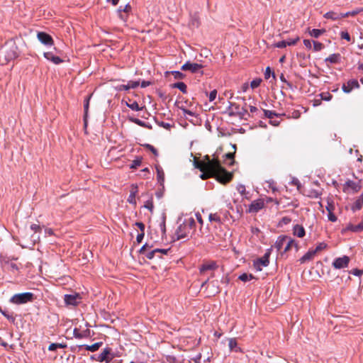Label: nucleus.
I'll return each instance as SVG.
<instances>
[{
    "label": "nucleus",
    "instance_id": "nucleus-1",
    "mask_svg": "<svg viewBox=\"0 0 363 363\" xmlns=\"http://www.w3.org/2000/svg\"><path fill=\"white\" fill-rule=\"evenodd\" d=\"M194 166L202 172L201 178L203 179L215 177L219 182L225 184L229 182L233 177L232 174L220 165L218 160L211 159L208 155H206L202 160L195 158Z\"/></svg>",
    "mask_w": 363,
    "mask_h": 363
},
{
    "label": "nucleus",
    "instance_id": "nucleus-2",
    "mask_svg": "<svg viewBox=\"0 0 363 363\" xmlns=\"http://www.w3.org/2000/svg\"><path fill=\"white\" fill-rule=\"evenodd\" d=\"M33 298V294L30 292L16 294L10 298V302L18 305L23 304L31 301Z\"/></svg>",
    "mask_w": 363,
    "mask_h": 363
},
{
    "label": "nucleus",
    "instance_id": "nucleus-3",
    "mask_svg": "<svg viewBox=\"0 0 363 363\" xmlns=\"http://www.w3.org/2000/svg\"><path fill=\"white\" fill-rule=\"evenodd\" d=\"M204 66L201 63H194L190 61L186 62L182 66V70L189 71L191 73H201L203 74L202 69Z\"/></svg>",
    "mask_w": 363,
    "mask_h": 363
},
{
    "label": "nucleus",
    "instance_id": "nucleus-4",
    "mask_svg": "<svg viewBox=\"0 0 363 363\" xmlns=\"http://www.w3.org/2000/svg\"><path fill=\"white\" fill-rule=\"evenodd\" d=\"M15 259H11L9 257H1V263L2 264V266L6 269L7 270L9 271H11V272H16L18 270V266L17 265V264H16L13 260Z\"/></svg>",
    "mask_w": 363,
    "mask_h": 363
},
{
    "label": "nucleus",
    "instance_id": "nucleus-5",
    "mask_svg": "<svg viewBox=\"0 0 363 363\" xmlns=\"http://www.w3.org/2000/svg\"><path fill=\"white\" fill-rule=\"evenodd\" d=\"M270 254H271V249H269V250H267V251L265 252V254L261 258H259L256 262H255V267L257 270H259V271L262 270L261 266H262V267L268 266V264L269 263V258Z\"/></svg>",
    "mask_w": 363,
    "mask_h": 363
},
{
    "label": "nucleus",
    "instance_id": "nucleus-6",
    "mask_svg": "<svg viewBox=\"0 0 363 363\" xmlns=\"http://www.w3.org/2000/svg\"><path fill=\"white\" fill-rule=\"evenodd\" d=\"M349 262H350L349 257L345 255L342 257L336 258L333 262V266L335 269H340L347 267Z\"/></svg>",
    "mask_w": 363,
    "mask_h": 363
},
{
    "label": "nucleus",
    "instance_id": "nucleus-7",
    "mask_svg": "<svg viewBox=\"0 0 363 363\" xmlns=\"http://www.w3.org/2000/svg\"><path fill=\"white\" fill-rule=\"evenodd\" d=\"M37 38L41 43H43L45 45L51 46L53 45L54 42H53L52 37L46 33L38 32L37 34Z\"/></svg>",
    "mask_w": 363,
    "mask_h": 363
},
{
    "label": "nucleus",
    "instance_id": "nucleus-8",
    "mask_svg": "<svg viewBox=\"0 0 363 363\" xmlns=\"http://www.w3.org/2000/svg\"><path fill=\"white\" fill-rule=\"evenodd\" d=\"M81 297L79 294L65 295V301L67 305L76 306L79 303Z\"/></svg>",
    "mask_w": 363,
    "mask_h": 363
},
{
    "label": "nucleus",
    "instance_id": "nucleus-9",
    "mask_svg": "<svg viewBox=\"0 0 363 363\" xmlns=\"http://www.w3.org/2000/svg\"><path fill=\"white\" fill-rule=\"evenodd\" d=\"M359 84L357 80L356 79H351L349 80L346 84H344L342 85V91L345 93H350L353 89L354 88H359Z\"/></svg>",
    "mask_w": 363,
    "mask_h": 363
},
{
    "label": "nucleus",
    "instance_id": "nucleus-10",
    "mask_svg": "<svg viewBox=\"0 0 363 363\" xmlns=\"http://www.w3.org/2000/svg\"><path fill=\"white\" fill-rule=\"evenodd\" d=\"M264 201L263 199H257L252 202L250 206V211L257 213L264 207Z\"/></svg>",
    "mask_w": 363,
    "mask_h": 363
},
{
    "label": "nucleus",
    "instance_id": "nucleus-11",
    "mask_svg": "<svg viewBox=\"0 0 363 363\" xmlns=\"http://www.w3.org/2000/svg\"><path fill=\"white\" fill-rule=\"evenodd\" d=\"M73 335L77 339L87 338L91 336V331L89 329L80 331L78 328H74L73 330Z\"/></svg>",
    "mask_w": 363,
    "mask_h": 363
},
{
    "label": "nucleus",
    "instance_id": "nucleus-12",
    "mask_svg": "<svg viewBox=\"0 0 363 363\" xmlns=\"http://www.w3.org/2000/svg\"><path fill=\"white\" fill-rule=\"evenodd\" d=\"M347 230H350L354 233H359L363 230V220L357 225L349 223L345 229H343V232Z\"/></svg>",
    "mask_w": 363,
    "mask_h": 363
},
{
    "label": "nucleus",
    "instance_id": "nucleus-13",
    "mask_svg": "<svg viewBox=\"0 0 363 363\" xmlns=\"http://www.w3.org/2000/svg\"><path fill=\"white\" fill-rule=\"evenodd\" d=\"M44 57L48 60L51 61L55 65H58L62 62V60L57 56H55L51 52H45L43 54Z\"/></svg>",
    "mask_w": 363,
    "mask_h": 363
},
{
    "label": "nucleus",
    "instance_id": "nucleus-14",
    "mask_svg": "<svg viewBox=\"0 0 363 363\" xmlns=\"http://www.w3.org/2000/svg\"><path fill=\"white\" fill-rule=\"evenodd\" d=\"M111 353V349L108 347L105 348L103 352L99 355L98 361L109 363L112 358H108L107 356Z\"/></svg>",
    "mask_w": 363,
    "mask_h": 363
},
{
    "label": "nucleus",
    "instance_id": "nucleus-15",
    "mask_svg": "<svg viewBox=\"0 0 363 363\" xmlns=\"http://www.w3.org/2000/svg\"><path fill=\"white\" fill-rule=\"evenodd\" d=\"M286 241H287V236L283 235L279 236L277 241L274 243V247L278 250H281L284 245L286 243Z\"/></svg>",
    "mask_w": 363,
    "mask_h": 363
},
{
    "label": "nucleus",
    "instance_id": "nucleus-16",
    "mask_svg": "<svg viewBox=\"0 0 363 363\" xmlns=\"http://www.w3.org/2000/svg\"><path fill=\"white\" fill-rule=\"evenodd\" d=\"M218 267L216 263L215 262H210L208 263H205L201 265L200 267V272L203 273L207 270H213Z\"/></svg>",
    "mask_w": 363,
    "mask_h": 363
},
{
    "label": "nucleus",
    "instance_id": "nucleus-17",
    "mask_svg": "<svg viewBox=\"0 0 363 363\" xmlns=\"http://www.w3.org/2000/svg\"><path fill=\"white\" fill-rule=\"evenodd\" d=\"M137 193H138V186L133 185L131 186L130 195L128 198V201L130 203L136 204L135 196H136Z\"/></svg>",
    "mask_w": 363,
    "mask_h": 363
},
{
    "label": "nucleus",
    "instance_id": "nucleus-18",
    "mask_svg": "<svg viewBox=\"0 0 363 363\" xmlns=\"http://www.w3.org/2000/svg\"><path fill=\"white\" fill-rule=\"evenodd\" d=\"M293 233L294 235L303 238L305 235V229L302 225H296L294 226Z\"/></svg>",
    "mask_w": 363,
    "mask_h": 363
},
{
    "label": "nucleus",
    "instance_id": "nucleus-19",
    "mask_svg": "<svg viewBox=\"0 0 363 363\" xmlns=\"http://www.w3.org/2000/svg\"><path fill=\"white\" fill-rule=\"evenodd\" d=\"M128 120L130 121V122H133L141 127H144V128H148V129H152V125L149 123H147L144 121H142L141 120L138 119V118H133V117H129L128 118Z\"/></svg>",
    "mask_w": 363,
    "mask_h": 363
},
{
    "label": "nucleus",
    "instance_id": "nucleus-20",
    "mask_svg": "<svg viewBox=\"0 0 363 363\" xmlns=\"http://www.w3.org/2000/svg\"><path fill=\"white\" fill-rule=\"evenodd\" d=\"M363 207V193L358 197L356 201L354 203L352 206V210L353 211L360 210Z\"/></svg>",
    "mask_w": 363,
    "mask_h": 363
},
{
    "label": "nucleus",
    "instance_id": "nucleus-21",
    "mask_svg": "<svg viewBox=\"0 0 363 363\" xmlns=\"http://www.w3.org/2000/svg\"><path fill=\"white\" fill-rule=\"evenodd\" d=\"M315 255V253L313 250H309L300 259V262H301V263H305L308 261L311 260L314 257Z\"/></svg>",
    "mask_w": 363,
    "mask_h": 363
},
{
    "label": "nucleus",
    "instance_id": "nucleus-22",
    "mask_svg": "<svg viewBox=\"0 0 363 363\" xmlns=\"http://www.w3.org/2000/svg\"><path fill=\"white\" fill-rule=\"evenodd\" d=\"M324 17L325 18L332 19V20H338L342 18L341 13H337L335 11H329L324 14Z\"/></svg>",
    "mask_w": 363,
    "mask_h": 363
},
{
    "label": "nucleus",
    "instance_id": "nucleus-23",
    "mask_svg": "<svg viewBox=\"0 0 363 363\" xmlns=\"http://www.w3.org/2000/svg\"><path fill=\"white\" fill-rule=\"evenodd\" d=\"M285 245L286 246L284 250V252L289 251L292 247H295L296 249L298 248L297 243L293 239L289 237H287V241H286Z\"/></svg>",
    "mask_w": 363,
    "mask_h": 363
},
{
    "label": "nucleus",
    "instance_id": "nucleus-24",
    "mask_svg": "<svg viewBox=\"0 0 363 363\" xmlns=\"http://www.w3.org/2000/svg\"><path fill=\"white\" fill-rule=\"evenodd\" d=\"M340 55L338 53H334L330 55L328 57L325 59L326 62H330V63H337L340 62Z\"/></svg>",
    "mask_w": 363,
    "mask_h": 363
},
{
    "label": "nucleus",
    "instance_id": "nucleus-25",
    "mask_svg": "<svg viewBox=\"0 0 363 363\" xmlns=\"http://www.w3.org/2000/svg\"><path fill=\"white\" fill-rule=\"evenodd\" d=\"M126 106L128 107H129L130 109L133 110V111H141L143 109L144 106H140L138 105V104L136 102V101H133L131 103H126Z\"/></svg>",
    "mask_w": 363,
    "mask_h": 363
},
{
    "label": "nucleus",
    "instance_id": "nucleus-26",
    "mask_svg": "<svg viewBox=\"0 0 363 363\" xmlns=\"http://www.w3.org/2000/svg\"><path fill=\"white\" fill-rule=\"evenodd\" d=\"M101 345H102L101 342H96L91 345H85V348L88 351L96 352V350H99V348L101 346Z\"/></svg>",
    "mask_w": 363,
    "mask_h": 363
},
{
    "label": "nucleus",
    "instance_id": "nucleus-27",
    "mask_svg": "<svg viewBox=\"0 0 363 363\" xmlns=\"http://www.w3.org/2000/svg\"><path fill=\"white\" fill-rule=\"evenodd\" d=\"M174 88L179 89L182 93L185 94L187 91L186 85L184 82H177L173 84Z\"/></svg>",
    "mask_w": 363,
    "mask_h": 363
},
{
    "label": "nucleus",
    "instance_id": "nucleus-28",
    "mask_svg": "<svg viewBox=\"0 0 363 363\" xmlns=\"http://www.w3.org/2000/svg\"><path fill=\"white\" fill-rule=\"evenodd\" d=\"M157 180L160 184H162L164 181V173L161 168L157 167Z\"/></svg>",
    "mask_w": 363,
    "mask_h": 363
},
{
    "label": "nucleus",
    "instance_id": "nucleus-29",
    "mask_svg": "<svg viewBox=\"0 0 363 363\" xmlns=\"http://www.w3.org/2000/svg\"><path fill=\"white\" fill-rule=\"evenodd\" d=\"M267 187L272 189L273 193L278 191L276 183L273 180L266 181Z\"/></svg>",
    "mask_w": 363,
    "mask_h": 363
},
{
    "label": "nucleus",
    "instance_id": "nucleus-30",
    "mask_svg": "<svg viewBox=\"0 0 363 363\" xmlns=\"http://www.w3.org/2000/svg\"><path fill=\"white\" fill-rule=\"evenodd\" d=\"M67 347L66 345L65 344H61V343H52L49 345L48 347V350L50 351H55L56 350L57 348H65Z\"/></svg>",
    "mask_w": 363,
    "mask_h": 363
},
{
    "label": "nucleus",
    "instance_id": "nucleus-31",
    "mask_svg": "<svg viewBox=\"0 0 363 363\" xmlns=\"http://www.w3.org/2000/svg\"><path fill=\"white\" fill-rule=\"evenodd\" d=\"M264 113L266 117L270 119H273L274 117H278L279 116H282L283 114H277L274 111H269V110H264Z\"/></svg>",
    "mask_w": 363,
    "mask_h": 363
},
{
    "label": "nucleus",
    "instance_id": "nucleus-32",
    "mask_svg": "<svg viewBox=\"0 0 363 363\" xmlns=\"http://www.w3.org/2000/svg\"><path fill=\"white\" fill-rule=\"evenodd\" d=\"M228 347L231 351L238 350V343L235 339L231 338L228 341Z\"/></svg>",
    "mask_w": 363,
    "mask_h": 363
},
{
    "label": "nucleus",
    "instance_id": "nucleus-33",
    "mask_svg": "<svg viewBox=\"0 0 363 363\" xmlns=\"http://www.w3.org/2000/svg\"><path fill=\"white\" fill-rule=\"evenodd\" d=\"M246 113H247V110L242 108H240V111H230L229 112V115L230 116H239L242 118V117H244V116L245 115Z\"/></svg>",
    "mask_w": 363,
    "mask_h": 363
},
{
    "label": "nucleus",
    "instance_id": "nucleus-34",
    "mask_svg": "<svg viewBox=\"0 0 363 363\" xmlns=\"http://www.w3.org/2000/svg\"><path fill=\"white\" fill-rule=\"evenodd\" d=\"M324 32H325V30L313 29V30H310L309 33L312 37L318 38Z\"/></svg>",
    "mask_w": 363,
    "mask_h": 363
},
{
    "label": "nucleus",
    "instance_id": "nucleus-35",
    "mask_svg": "<svg viewBox=\"0 0 363 363\" xmlns=\"http://www.w3.org/2000/svg\"><path fill=\"white\" fill-rule=\"evenodd\" d=\"M89 97H88L84 103V124L86 125V116L88 113V109H89Z\"/></svg>",
    "mask_w": 363,
    "mask_h": 363
},
{
    "label": "nucleus",
    "instance_id": "nucleus-36",
    "mask_svg": "<svg viewBox=\"0 0 363 363\" xmlns=\"http://www.w3.org/2000/svg\"><path fill=\"white\" fill-rule=\"evenodd\" d=\"M254 277L252 274H248L246 273L242 274L241 275L239 276V279L244 282L251 280Z\"/></svg>",
    "mask_w": 363,
    "mask_h": 363
},
{
    "label": "nucleus",
    "instance_id": "nucleus-37",
    "mask_svg": "<svg viewBox=\"0 0 363 363\" xmlns=\"http://www.w3.org/2000/svg\"><path fill=\"white\" fill-rule=\"evenodd\" d=\"M325 208L328 212H333L335 208L334 203L330 199H328L327 206Z\"/></svg>",
    "mask_w": 363,
    "mask_h": 363
},
{
    "label": "nucleus",
    "instance_id": "nucleus-38",
    "mask_svg": "<svg viewBox=\"0 0 363 363\" xmlns=\"http://www.w3.org/2000/svg\"><path fill=\"white\" fill-rule=\"evenodd\" d=\"M18 57L16 52H15L14 49H11L7 54L6 55V60H13V59H15Z\"/></svg>",
    "mask_w": 363,
    "mask_h": 363
},
{
    "label": "nucleus",
    "instance_id": "nucleus-39",
    "mask_svg": "<svg viewBox=\"0 0 363 363\" xmlns=\"http://www.w3.org/2000/svg\"><path fill=\"white\" fill-rule=\"evenodd\" d=\"M210 221L220 223V218L217 213H211L208 216Z\"/></svg>",
    "mask_w": 363,
    "mask_h": 363
},
{
    "label": "nucleus",
    "instance_id": "nucleus-40",
    "mask_svg": "<svg viewBox=\"0 0 363 363\" xmlns=\"http://www.w3.org/2000/svg\"><path fill=\"white\" fill-rule=\"evenodd\" d=\"M261 82H262L261 79H259V78L255 79L251 82L250 86L252 87V89H255L260 85Z\"/></svg>",
    "mask_w": 363,
    "mask_h": 363
},
{
    "label": "nucleus",
    "instance_id": "nucleus-41",
    "mask_svg": "<svg viewBox=\"0 0 363 363\" xmlns=\"http://www.w3.org/2000/svg\"><path fill=\"white\" fill-rule=\"evenodd\" d=\"M186 226H182V225H180L177 231V239L179 240V239H182V238H184L186 237V234H184L183 233H181V231L182 230V228H184Z\"/></svg>",
    "mask_w": 363,
    "mask_h": 363
},
{
    "label": "nucleus",
    "instance_id": "nucleus-42",
    "mask_svg": "<svg viewBox=\"0 0 363 363\" xmlns=\"http://www.w3.org/2000/svg\"><path fill=\"white\" fill-rule=\"evenodd\" d=\"M359 11H360L359 10H354V11H349V12H347V13H341L342 18L348 17L349 16H355L357 13H359Z\"/></svg>",
    "mask_w": 363,
    "mask_h": 363
},
{
    "label": "nucleus",
    "instance_id": "nucleus-43",
    "mask_svg": "<svg viewBox=\"0 0 363 363\" xmlns=\"http://www.w3.org/2000/svg\"><path fill=\"white\" fill-rule=\"evenodd\" d=\"M313 50L314 51H320L323 48V45L318 41H313Z\"/></svg>",
    "mask_w": 363,
    "mask_h": 363
},
{
    "label": "nucleus",
    "instance_id": "nucleus-44",
    "mask_svg": "<svg viewBox=\"0 0 363 363\" xmlns=\"http://www.w3.org/2000/svg\"><path fill=\"white\" fill-rule=\"evenodd\" d=\"M0 312L1 314L6 317L9 321L13 323L15 321V318L12 315L8 314L5 311H3L0 308Z\"/></svg>",
    "mask_w": 363,
    "mask_h": 363
},
{
    "label": "nucleus",
    "instance_id": "nucleus-45",
    "mask_svg": "<svg viewBox=\"0 0 363 363\" xmlns=\"http://www.w3.org/2000/svg\"><path fill=\"white\" fill-rule=\"evenodd\" d=\"M327 247V245L325 242H320L319 243L315 250H313L315 253L316 254L318 252H320L324 249H325Z\"/></svg>",
    "mask_w": 363,
    "mask_h": 363
},
{
    "label": "nucleus",
    "instance_id": "nucleus-46",
    "mask_svg": "<svg viewBox=\"0 0 363 363\" xmlns=\"http://www.w3.org/2000/svg\"><path fill=\"white\" fill-rule=\"evenodd\" d=\"M271 74L273 76V77L274 78L275 77L274 72H272V70H271L269 67H267L266 68V70H265V72H264V77H265V79H269L270 77V74Z\"/></svg>",
    "mask_w": 363,
    "mask_h": 363
},
{
    "label": "nucleus",
    "instance_id": "nucleus-47",
    "mask_svg": "<svg viewBox=\"0 0 363 363\" xmlns=\"http://www.w3.org/2000/svg\"><path fill=\"white\" fill-rule=\"evenodd\" d=\"M159 249H155L149 252H147L145 256L147 257V258L151 259L154 257L156 253H159Z\"/></svg>",
    "mask_w": 363,
    "mask_h": 363
},
{
    "label": "nucleus",
    "instance_id": "nucleus-48",
    "mask_svg": "<svg viewBox=\"0 0 363 363\" xmlns=\"http://www.w3.org/2000/svg\"><path fill=\"white\" fill-rule=\"evenodd\" d=\"M128 87L130 89H135L139 86V82L138 81H129L128 83Z\"/></svg>",
    "mask_w": 363,
    "mask_h": 363
},
{
    "label": "nucleus",
    "instance_id": "nucleus-49",
    "mask_svg": "<svg viewBox=\"0 0 363 363\" xmlns=\"http://www.w3.org/2000/svg\"><path fill=\"white\" fill-rule=\"evenodd\" d=\"M299 40V38L296 37L294 39H289L287 40H285L287 45H295L298 41Z\"/></svg>",
    "mask_w": 363,
    "mask_h": 363
},
{
    "label": "nucleus",
    "instance_id": "nucleus-50",
    "mask_svg": "<svg viewBox=\"0 0 363 363\" xmlns=\"http://www.w3.org/2000/svg\"><path fill=\"white\" fill-rule=\"evenodd\" d=\"M172 74L174 75V78L177 79H183L184 77V74L179 71L172 72Z\"/></svg>",
    "mask_w": 363,
    "mask_h": 363
},
{
    "label": "nucleus",
    "instance_id": "nucleus-51",
    "mask_svg": "<svg viewBox=\"0 0 363 363\" xmlns=\"http://www.w3.org/2000/svg\"><path fill=\"white\" fill-rule=\"evenodd\" d=\"M286 43L285 42V40H281V41H279V42H277L274 44V46L276 48H284L285 47H286Z\"/></svg>",
    "mask_w": 363,
    "mask_h": 363
},
{
    "label": "nucleus",
    "instance_id": "nucleus-52",
    "mask_svg": "<svg viewBox=\"0 0 363 363\" xmlns=\"http://www.w3.org/2000/svg\"><path fill=\"white\" fill-rule=\"evenodd\" d=\"M30 229L35 233L41 230V227L38 224H32L30 225Z\"/></svg>",
    "mask_w": 363,
    "mask_h": 363
},
{
    "label": "nucleus",
    "instance_id": "nucleus-53",
    "mask_svg": "<svg viewBox=\"0 0 363 363\" xmlns=\"http://www.w3.org/2000/svg\"><path fill=\"white\" fill-rule=\"evenodd\" d=\"M340 35L342 39H345V40H347L348 42H350L351 40L350 36L347 32L342 31V32H341Z\"/></svg>",
    "mask_w": 363,
    "mask_h": 363
},
{
    "label": "nucleus",
    "instance_id": "nucleus-54",
    "mask_svg": "<svg viewBox=\"0 0 363 363\" xmlns=\"http://www.w3.org/2000/svg\"><path fill=\"white\" fill-rule=\"evenodd\" d=\"M216 95H217V91L216 89L211 91L209 94V96H208L209 101H213L216 98Z\"/></svg>",
    "mask_w": 363,
    "mask_h": 363
},
{
    "label": "nucleus",
    "instance_id": "nucleus-55",
    "mask_svg": "<svg viewBox=\"0 0 363 363\" xmlns=\"http://www.w3.org/2000/svg\"><path fill=\"white\" fill-rule=\"evenodd\" d=\"M328 218L331 222H335L337 220V217L333 212H328Z\"/></svg>",
    "mask_w": 363,
    "mask_h": 363
},
{
    "label": "nucleus",
    "instance_id": "nucleus-56",
    "mask_svg": "<svg viewBox=\"0 0 363 363\" xmlns=\"http://www.w3.org/2000/svg\"><path fill=\"white\" fill-rule=\"evenodd\" d=\"M321 97L325 101H330L332 99V95L329 93H322Z\"/></svg>",
    "mask_w": 363,
    "mask_h": 363
},
{
    "label": "nucleus",
    "instance_id": "nucleus-57",
    "mask_svg": "<svg viewBox=\"0 0 363 363\" xmlns=\"http://www.w3.org/2000/svg\"><path fill=\"white\" fill-rule=\"evenodd\" d=\"M240 108H239L238 105H237L235 104H231L230 106L229 107V112L230 111H240Z\"/></svg>",
    "mask_w": 363,
    "mask_h": 363
},
{
    "label": "nucleus",
    "instance_id": "nucleus-58",
    "mask_svg": "<svg viewBox=\"0 0 363 363\" xmlns=\"http://www.w3.org/2000/svg\"><path fill=\"white\" fill-rule=\"evenodd\" d=\"M116 89L118 91H122V90H128L129 87H128V84H121V85L117 86Z\"/></svg>",
    "mask_w": 363,
    "mask_h": 363
},
{
    "label": "nucleus",
    "instance_id": "nucleus-59",
    "mask_svg": "<svg viewBox=\"0 0 363 363\" xmlns=\"http://www.w3.org/2000/svg\"><path fill=\"white\" fill-rule=\"evenodd\" d=\"M319 196H320V193L315 190L311 191L308 194V196L312 197V198H318Z\"/></svg>",
    "mask_w": 363,
    "mask_h": 363
},
{
    "label": "nucleus",
    "instance_id": "nucleus-60",
    "mask_svg": "<svg viewBox=\"0 0 363 363\" xmlns=\"http://www.w3.org/2000/svg\"><path fill=\"white\" fill-rule=\"evenodd\" d=\"M352 274L353 275H354V276H358L359 277V276H361L363 274V271L357 269H355L352 270Z\"/></svg>",
    "mask_w": 363,
    "mask_h": 363
},
{
    "label": "nucleus",
    "instance_id": "nucleus-61",
    "mask_svg": "<svg viewBox=\"0 0 363 363\" xmlns=\"http://www.w3.org/2000/svg\"><path fill=\"white\" fill-rule=\"evenodd\" d=\"M146 208L152 211L153 208V203L151 201H147L144 206Z\"/></svg>",
    "mask_w": 363,
    "mask_h": 363
},
{
    "label": "nucleus",
    "instance_id": "nucleus-62",
    "mask_svg": "<svg viewBox=\"0 0 363 363\" xmlns=\"http://www.w3.org/2000/svg\"><path fill=\"white\" fill-rule=\"evenodd\" d=\"M146 146L155 155H157V150L152 145H147Z\"/></svg>",
    "mask_w": 363,
    "mask_h": 363
},
{
    "label": "nucleus",
    "instance_id": "nucleus-63",
    "mask_svg": "<svg viewBox=\"0 0 363 363\" xmlns=\"http://www.w3.org/2000/svg\"><path fill=\"white\" fill-rule=\"evenodd\" d=\"M303 44L307 48H308V49L311 48L312 43L310 40H308V39L303 40Z\"/></svg>",
    "mask_w": 363,
    "mask_h": 363
},
{
    "label": "nucleus",
    "instance_id": "nucleus-64",
    "mask_svg": "<svg viewBox=\"0 0 363 363\" xmlns=\"http://www.w3.org/2000/svg\"><path fill=\"white\" fill-rule=\"evenodd\" d=\"M144 238V232H142L141 233L138 234L136 238V240L138 242H141L143 239Z\"/></svg>",
    "mask_w": 363,
    "mask_h": 363
}]
</instances>
